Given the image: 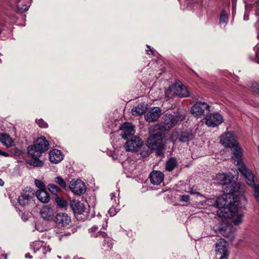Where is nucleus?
Listing matches in <instances>:
<instances>
[{"label":"nucleus","mask_w":259,"mask_h":259,"mask_svg":"<svg viewBox=\"0 0 259 259\" xmlns=\"http://www.w3.org/2000/svg\"><path fill=\"white\" fill-rule=\"evenodd\" d=\"M232 198L230 201L225 199L224 198L219 197L214 202V205L219 208L218 211V215L222 218H228L229 214L225 211L228 209L231 213H235L238 211V207L235 204L237 198L234 197L232 193H228L226 195V199Z\"/></svg>","instance_id":"nucleus-1"},{"label":"nucleus","mask_w":259,"mask_h":259,"mask_svg":"<svg viewBox=\"0 0 259 259\" xmlns=\"http://www.w3.org/2000/svg\"><path fill=\"white\" fill-rule=\"evenodd\" d=\"M163 135L161 131L149 135L146 141V144L151 149L155 151L157 156L162 157L164 155L165 145L163 143Z\"/></svg>","instance_id":"nucleus-2"},{"label":"nucleus","mask_w":259,"mask_h":259,"mask_svg":"<svg viewBox=\"0 0 259 259\" xmlns=\"http://www.w3.org/2000/svg\"><path fill=\"white\" fill-rule=\"evenodd\" d=\"M221 143L226 147L230 148L233 151L235 157L238 159L242 156V149L238 145L234 137L230 132H227L223 134L221 137Z\"/></svg>","instance_id":"nucleus-3"},{"label":"nucleus","mask_w":259,"mask_h":259,"mask_svg":"<svg viewBox=\"0 0 259 259\" xmlns=\"http://www.w3.org/2000/svg\"><path fill=\"white\" fill-rule=\"evenodd\" d=\"M171 93L181 98L190 96L189 92L187 88L179 80L176 81L165 92L166 96L168 97H172Z\"/></svg>","instance_id":"nucleus-4"},{"label":"nucleus","mask_w":259,"mask_h":259,"mask_svg":"<svg viewBox=\"0 0 259 259\" xmlns=\"http://www.w3.org/2000/svg\"><path fill=\"white\" fill-rule=\"evenodd\" d=\"M40 215L42 221L35 225V229L39 232L48 230L49 224V207L45 205L40 211Z\"/></svg>","instance_id":"nucleus-5"},{"label":"nucleus","mask_w":259,"mask_h":259,"mask_svg":"<svg viewBox=\"0 0 259 259\" xmlns=\"http://www.w3.org/2000/svg\"><path fill=\"white\" fill-rule=\"evenodd\" d=\"M174 121L173 115L165 114L162 117L161 123L154 127V130H159L161 132L168 131L175 125Z\"/></svg>","instance_id":"nucleus-6"},{"label":"nucleus","mask_w":259,"mask_h":259,"mask_svg":"<svg viewBox=\"0 0 259 259\" xmlns=\"http://www.w3.org/2000/svg\"><path fill=\"white\" fill-rule=\"evenodd\" d=\"M209 108L206 103L197 102L191 107V113L196 117H200L209 111Z\"/></svg>","instance_id":"nucleus-7"},{"label":"nucleus","mask_w":259,"mask_h":259,"mask_svg":"<svg viewBox=\"0 0 259 259\" xmlns=\"http://www.w3.org/2000/svg\"><path fill=\"white\" fill-rule=\"evenodd\" d=\"M52 220L59 227H66L71 222V217L64 212L57 213Z\"/></svg>","instance_id":"nucleus-8"},{"label":"nucleus","mask_w":259,"mask_h":259,"mask_svg":"<svg viewBox=\"0 0 259 259\" xmlns=\"http://www.w3.org/2000/svg\"><path fill=\"white\" fill-rule=\"evenodd\" d=\"M127 139L125 144V148L127 151L138 152L140 146L143 145V141L138 137H132Z\"/></svg>","instance_id":"nucleus-9"},{"label":"nucleus","mask_w":259,"mask_h":259,"mask_svg":"<svg viewBox=\"0 0 259 259\" xmlns=\"http://www.w3.org/2000/svg\"><path fill=\"white\" fill-rule=\"evenodd\" d=\"M69 189L71 192L76 195L83 194L86 191V187L84 183L80 180L76 181L72 180L70 183Z\"/></svg>","instance_id":"nucleus-10"},{"label":"nucleus","mask_w":259,"mask_h":259,"mask_svg":"<svg viewBox=\"0 0 259 259\" xmlns=\"http://www.w3.org/2000/svg\"><path fill=\"white\" fill-rule=\"evenodd\" d=\"M44 242L36 241L32 242L30 244V248L35 253L36 251H38L40 253H42L41 258L40 259L47 258V253L49 251V246H47L46 243L43 245Z\"/></svg>","instance_id":"nucleus-11"},{"label":"nucleus","mask_w":259,"mask_h":259,"mask_svg":"<svg viewBox=\"0 0 259 259\" xmlns=\"http://www.w3.org/2000/svg\"><path fill=\"white\" fill-rule=\"evenodd\" d=\"M161 110L158 107H153L149 109L145 115V119L149 122H153L157 120L161 116Z\"/></svg>","instance_id":"nucleus-12"},{"label":"nucleus","mask_w":259,"mask_h":259,"mask_svg":"<svg viewBox=\"0 0 259 259\" xmlns=\"http://www.w3.org/2000/svg\"><path fill=\"white\" fill-rule=\"evenodd\" d=\"M122 131L120 135L124 139H128L131 138L135 134L134 126L131 123L128 122H125L123 123L120 128Z\"/></svg>","instance_id":"nucleus-13"},{"label":"nucleus","mask_w":259,"mask_h":259,"mask_svg":"<svg viewBox=\"0 0 259 259\" xmlns=\"http://www.w3.org/2000/svg\"><path fill=\"white\" fill-rule=\"evenodd\" d=\"M224 121L223 117L218 113L210 114L206 119V124L208 126L215 127L222 123Z\"/></svg>","instance_id":"nucleus-14"},{"label":"nucleus","mask_w":259,"mask_h":259,"mask_svg":"<svg viewBox=\"0 0 259 259\" xmlns=\"http://www.w3.org/2000/svg\"><path fill=\"white\" fill-rule=\"evenodd\" d=\"M215 251L217 255L229 256V251L227 247V242L224 239H220L215 244Z\"/></svg>","instance_id":"nucleus-15"},{"label":"nucleus","mask_w":259,"mask_h":259,"mask_svg":"<svg viewBox=\"0 0 259 259\" xmlns=\"http://www.w3.org/2000/svg\"><path fill=\"white\" fill-rule=\"evenodd\" d=\"M70 207L73 211L75 217L77 215L82 214L85 210V206L83 203L78 200H72L70 201Z\"/></svg>","instance_id":"nucleus-16"},{"label":"nucleus","mask_w":259,"mask_h":259,"mask_svg":"<svg viewBox=\"0 0 259 259\" xmlns=\"http://www.w3.org/2000/svg\"><path fill=\"white\" fill-rule=\"evenodd\" d=\"M148 178L151 184L154 185L160 184L164 179V174L159 170H153Z\"/></svg>","instance_id":"nucleus-17"},{"label":"nucleus","mask_w":259,"mask_h":259,"mask_svg":"<svg viewBox=\"0 0 259 259\" xmlns=\"http://www.w3.org/2000/svg\"><path fill=\"white\" fill-rule=\"evenodd\" d=\"M240 173L244 177L247 183L251 186L255 185L254 176L252 172L244 165H242L239 168Z\"/></svg>","instance_id":"nucleus-18"},{"label":"nucleus","mask_w":259,"mask_h":259,"mask_svg":"<svg viewBox=\"0 0 259 259\" xmlns=\"http://www.w3.org/2000/svg\"><path fill=\"white\" fill-rule=\"evenodd\" d=\"M63 154L58 149H54L50 151V161L54 163H58L63 159Z\"/></svg>","instance_id":"nucleus-19"},{"label":"nucleus","mask_w":259,"mask_h":259,"mask_svg":"<svg viewBox=\"0 0 259 259\" xmlns=\"http://www.w3.org/2000/svg\"><path fill=\"white\" fill-rule=\"evenodd\" d=\"M194 137V135L191 130H185L178 136V139L182 143H185L192 140Z\"/></svg>","instance_id":"nucleus-20"},{"label":"nucleus","mask_w":259,"mask_h":259,"mask_svg":"<svg viewBox=\"0 0 259 259\" xmlns=\"http://www.w3.org/2000/svg\"><path fill=\"white\" fill-rule=\"evenodd\" d=\"M33 193H25L18 197V201L20 205L25 206L33 201Z\"/></svg>","instance_id":"nucleus-21"},{"label":"nucleus","mask_w":259,"mask_h":259,"mask_svg":"<svg viewBox=\"0 0 259 259\" xmlns=\"http://www.w3.org/2000/svg\"><path fill=\"white\" fill-rule=\"evenodd\" d=\"M34 144L42 153L47 149L48 142L45 137H40L37 138Z\"/></svg>","instance_id":"nucleus-22"},{"label":"nucleus","mask_w":259,"mask_h":259,"mask_svg":"<svg viewBox=\"0 0 259 259\" xmlns=\"http://www.w3.org/2000/svg\"><path fill=\"white\" fill-rule=\"evenodd\" d=\"M147 109V104L143 102L139 104L137 106L134 107L132 109L133 115H140L145 113Z\"/></svg>","instance_id":"nucleus-23"},{"label":"nucleus","mask_w":259,"mask_h":259,"mask_svg":"<svg viewBox=\"0 0 259 259\" xmlns=\"http://www.w3.org/2000/svg\"><path fill=\"white\" fill-rule=\"evenodd\" d=\"M231 227L230 226L226 227L225 228H220L219 230L220 233L224 237L229 238V241L232 242L235 239L234 235L231 232Z\"/></svg>","instance_id":"nucleus-24"},{"label":"nucleus","mask_w":259,"mask_h":259,"mask_svg":"<svg viewBox=\"0 0 259 259\" xmlns=\"http://www.w3.org/2000/svg\"><path fill=\"white\" fill-rule=\"evenodd\" d=\"M154 150L149 147L146 144L145 145L143 143L142 146H140L138 150V152L141 156L143 158H146L148 157Z\"/></svg>","instance_id":"nucleus-25"},{"label":"nucleus","mask_w":259,"mask_h":259,"mask_svg":"<svg viewBox=\"0 0 259 259\" xmlns=\"http://www.w3.org/2000/svg\"><path fill=\"white\" fill-rule=\"evenodd\" d=\"M52 199H54L58 207L64 209L65 210L67 209L68 203L62 197H60L55 194V196L53 197Z\"/></svg>","instance_id":"nucleus-26"},{"label":"nucleus","mask_w":259,"mask_h":259,"mask_svg":"<svg viewBox=\"0 0 259 259\" xmlns=\"http://www.w3.org/2000/svg\"><path fill=\"white\" fill-rule=\"evenodd\" d=\"M36 196L42 203H47L49 202V194L45 189L38 190L36 192Z\"/></svg>","instance_id":"nucleus-27"},{"label":"nucleus","mask_w":259,"mask_h":259,"mask_svg":"<svg viewBox=\"0 0 259 259\" xmlns=\"http://www.w3.org/2000/svg\"><path fill=\"white\" fill-rule=\"evenodd\" d=\"M27 152L34 159L39 157L42 153L37 147L35 146L34 144L28 147Z\"/></svg>","instance_id":"nucleus-28"},{"label":"nucleus","mask_w":259,"mask_h":259,"mask_svg":"<svg viewBox=\"0 0 259 259\" xmlns=\"http://www.w3.org/2000/svg\"><path fill=\"white\" fill-rule=\"evenodd\" d=\"M178 165V161L175 157L169 158L166 162L165 170L167 171H172Z\"/></svg>","instance_id":"nucleus-29"},{"label":"nucleus","mask_w":259,"mask_h":259,"mask_svg":"<svg viewBox=\"0 0 259 259\" xmlns=\"http://www.w3.org/2000/svg\"><path fill=\"white\" fill-rule=\"evenodd\" d=\"M218 183L222 185H228L231 183V180L230 177L225 174H219L216 176Z\"/></svg>","instance_id":"nucleus-30"},{"label":"nucleus","mask_w":259,"mask_h":259,"mask_svg":"<svg viewBox=\"0 0 259 259\" xmlns=\"http://www.w3.org/2000/svg\"><path fill=\"white\" fill-rule=\"evenodd\" d=\"M0 141L7 147L11 146L13 142L10 136L6 134H0Z\"/></svg>","instance_id":"nucleus-31"},{"label":"nucleus","mask_w":259,"mask_h":259,"mask_svg":"<svg viewBox=\"0 0 259 259\" xmlns=\"http://www.w3.org/2000/svg\"><path fill=\"white\" fill-rule=\"evenodd\" d=\"M104 238V243L103 245V249L105 251H110L113 246V242L112 239L108 235Z\"/></svg>","instance_id":"nucleus-32"},{"label":"nucleus","mask_w":259,"mask_h":259,"mask_svg":"<svg viewBox=\"0 0 259 259\" xmlns=\"http://www.w3.org/2000/svg\"><path fill=\"white\" fill-rule=\"evenodd\" d=\"M254 54L250 56V58L259 64V43L253 48Z\"/></svg>","instance_id":"nucleus-33"},{"label":"nucleus","mask_w":259,"mask_h":259,"mask_svg":"<svg viewBox=\"0 0 259 259\" xmlns=\"http://www.w3.org/2000/svg\"><path fill=\"white\" fill-rule=\"evenodd\" d=\"M17 4L18 10L20 13H23L28 10L29 6L24 4L21 0H16Z\"/></svg>","instance_id":"nucleus-34"},{"label":"nucleus","mask_w":259,"mask_h":259,"mask_svg":"<svg viewBox=\"0 0 259 259\" xmlns=\"http://www.w3.org/2000/svg\"><path fill=\"white\" fill-rule=\"evenodd\" d=\"M250 90L256 96H259V85L257 82H252L251 83Z\"/></svg>","instance_id":"nucleus-35"},{"label":"nucleus","mask_w":259,"mask_h":259,"mask_svg":"<svg viewBox=\"0 0 259 259\" xmlns=\"http://www.w3.org/2000/svg\"><path fill=\"white\" fill-rule=\"evenodd\" d=\"M90 236L92 238H97L99 236L102 237V238L105 237L106 236H107V234L106 232L101 231H98V232H96L93 233H90Z\"/></svg>","instance_id":"nucleus-36"},{"label":"nucleus","mask_w":259,"mask_h":259,"mask_svg":"<svg viewBox=\"0 0 259 259\" xmlns=\"http://www.w3.org/2000/svg\"><path fill=\"white\" fill-rule=\"evenodd\" d=\"M228 18L227 14L226 13L225 10H223L221 13L220 23H225L226 24L228 22Z\"/></svg>","instance_id":"nucleus-37"},{"label":"nucleus","mask_w":259,"mask_h":259,"mask_svg":"<svg viewBox=\"0 0 259 259\" xmlns=\"http://www.w3.org/2000/svg\"><path fill=\"white\" fill-rule=\"evenodd\" d=\"M55 182L58 184L62 188L65 189L66 184L63 179L60 177H57L55 178Z\"/></svg>","instance_id":"nucleus-38"},{"label":"nucleus","mask_w":259,"mask_h":259,"mask_svg":"<svg viewBox=\"0 0 259 259\" xmlns=\"http://www.w3.org/2000/svg\"><path fill=\"white\" fill-rule=\"evenodd\" d=\"M252 187L254 191V196L259 203V185H255Z\"/></svg>","instance_id":"nucleus-39"},{"label":"nucleus","mask_w":259,"mask_h":259,"mask_svg":"<svg viewBox=\"0 0 259 259\" xmlns=\"http://www.w3.org/2000/svg\"><path fill=\"white\" fill-rule=\"evenodd\" d=\"M50 191H51L52 193L54 194L55 195L56 194V192L60 190L59 187L57 186L54 184H50Z\"/></svg>","instance_id":"nucleus-40"},{"label":"nucleus","mask_w":259,"mask_h":259,"mask_svg":"<svg viewBox=\"0 0 259 259\" xmlns=\"http://www.w3.org/2000/svg\"><path fill=\"white\" fill-rule=\"evenodd\" d=\"M243 214H239L237 217L233 220V223L235 225H239L242 222Z\"/></svg>","instance_id":"nucleus-41"},{"label":"nucleus","mask_w":259,"mask_h":259,"mask_svg":"<svg viewBox=\"0 0 259 259\" xmlns=\"http://www.w3.org/2000/svg\"><path fill=\"white\" fill-rule=\"evenodd\" d=\"M34 182L35 185L38 188H39V190L45 189V186L41 181L38 180L37 179H35Z\"/></svg>","instance_id":"nucleus-42"},{"label":"nucleus","mask_w":259,"mask_h":259,"mask_svg":"<svg viewBox=\"0 0 259 259\" xmlns=\"http://www.w3.org/2000/svg\"><path fill=\"white\" fill-rule=\"evenodd\" d=\"M36 122L38 126L42 128H46L48 126L47 122H45L42 119H38L36 120Z\"/></svg>","instance_id":"nucleus-43"},{"label":"nucleus","mask_w":259,"mask_h":259,"mask_svg":"<svg viewBox=\"0 0 259 259\" xmlns=\"http://www.w3.org/2000/svg\"><path fill=\"white\" fill-rule=\"evenodd\" d=\"M184 117L182 115H176L175 116H174V124H176L179 121H181L184 119Z\"/></svg>","instance_id":"nucleus-44"},{"label":"nucleus","mask_w":259,"mask_h":259,"mask_svg":"<svg viewBox=\"0 0 259 259\" xmlns=\"http://www.w3.org/2000/svg\"><path fill=\"white\" fill-rule=\"evenodd\" d=\"M111 196V201L112 202V204H119V199H118L117 200H116V195L115 193H112L110 194Z\"/></svg>","instance_id":"nucleus-45"},{"label":"nucleus","mask_w":259,"mask_h":259,"mask_svg":"<svg viewBox=\"0 0 259 259\" xmlns=\"http://www.w3.org/2000/svg\"><path fill=\"white\" fill-rule=\"evenodd\" d=\"M190 200V196L187 195H183L181 196L180 201L187 202Z\"/></svg>","instance_id":"nucleus-46"},{"label":"nucleus","mask_w":259,"mask_h":259,"mask_svg":"<svg viewBox=\"0 0 259 259\" xmlns=\"http://www.w3.org/2000/svg\"><path fill=\"white\" fill-rule=\"evenodd\" d=\"M98 227L97 226H94L92 228H90L88 230L89 233H93L96 232H98Z\"/></svg>","instance_id":"nucleus-47"},{"label":"nucleus","mask_w":259,"mask_h":259,"mask_svg":"<svg viewBox=\"0 0 259 259\" xmlns=\"http://www.w3.org/2000/svg\"><path fill=\"white\" fill-rule=\"evenodd\" d=\"M146 47H147V48L148 49L147 50V53H148V54H149V53H148V52H149V51H150V52H151V54L152 55H153V56H154V52H153V50H151V48H150V46H149V45H146Z\"/></svg>","instance_id":"nucleus-48"},{"label":"nucleus","mask_w":259,"mask_h":259,"mask_svg":"<svg viewBox=\"0 0 259 259\" xmlns=\"http://www.w3.org/2000/svg\"><path fill=\"white\" fill-rule=\"evenodd\" d=\"M0 155L4 156L5 157H7L9 156V154L0 150Z\"/></svg>","instance_id":"nucleus-49"},{"label":"nucleus","mask_w":259,"mask_h":259,"mask_svg":"<svg viewBox=\"0 0 259 259\" xmlns=\"http://www.w3.org/2000/svg\"><path fill=\"white\" fill-rule=\"evenodd\" d=\"M114 208H110L108 212L110 214V215H114L115 214V213L114 212Z\"/></svg>","instance_id":"nucleus-50"},{"label":"nucleus","mask_w":259,"mask_h":259,"mask_svg":"<svg viewBox=\"0 0 259 259\" xmlns=\"http://www.w3.org/2000/svg\"><path fill=\"white\" fill-rule=\"evenodd\" d=\"M28 217H27V215H24L22 217V219L24 221H26L28 220Z\"/></svg>","instance_id":"nucleus-51"},{"label":"nucleus","mask_w":259,"mask_h":259,"mask_svg":"<svg viewBox=\"0 0 259 259\" xmlns=\"http://www.w3.org/2000/svg\"><path fill=\"white\" fill-rule=\"evenodd\" d=\"M229 256H227L225 255H222L221 256L220 258L219 259H228Z\"/></svg>","instance_id":"nucleus-52"},{"label":"nucleus","mask_w":259,"mask_h":259,"mask_svg":"<svg viewBox=\"0 0 259 259\" xmlns=\"http://www.w3.org/2000/svg\"><path fill=\"white\" fill-rule=\"evenodd\" d=\"M25 257L26 258H32V256L30 255L29 253L26 254H25Z\"/></svg>","instance_id":"nucleus-53"},{"label":"nucleus","mask_w":259,"mask_h":259,"mask_svg":"<svg viewBox=\"0 0 259 259\" xmlns=\"http://www.w3.org/2000/svg\"><path fill=\"white\" fill-rule=\"evenodd\" d=\"M248 15L247 14H244V20H248Z\"/></svg>","instance_id":"nucleus-54"},{"label":"nucleus","mask_w":259,"mask_h":259,"mask_svg":"<svg viewBox=\"0 0 259 259\" xmlns=\"http://www.w3.org/2000/svg\"><path fill=\"white\" fill-rule=\"evenodd\" d=\"M4 184V182L2 180H0V185L3 186Z\"/></svg>","instance_id":"nucleus-55"},{"label":"nucleus","mask_w":259,"mask_h":259,"mask_svg":"<svg viewBox=\"0 0 259 259\" xmlns=\"http://www.w3.org/2000/svg\"><path fill=\"white\" fill-rule=\"evenodd\" d=\"M70 234H71V233H67L66 235H70ZM64 235H66V234H64Z\"/></svg>","instance_id":"nucleus-56"},{"label":"nucleus","mask_w":259,"mask_h":259,"mask_svg":"<svg viewBox=\"0 0 259 259\" xmlns=\"http://www.w3.org/2000/svg\"><path fill=\"white\" fill-rule=\"evenodd\" d=\"M75 259H84V258H82V257H77V258H76Z\"/></svg>","instance_id":"nucleus-57"},{"label":"nucleus","mask_w":259,"mask_h":259,"mask_svg":"<svg viewBox=\"0 0 259 259\" xmlns=\"http://www.w3.org/2000/svg\"><path fill=\"white\" fill-rule=\"evenodd\" d=\"M49 167H50V170H53V169H52V166H50H50H49Z\"/></svg>","instance_id":"nucleus-58"},{"label":"nucleus","mask_w":259,"mask_h":259,"mask_svg":"<svg viewBox=\"0 0 259 259\" xmlns=\"http://www.w3.org/2000/svg\"><path fill=\"white\" fill-rule=\"evenodd\" d=\"M256 3H259V1H256Z\"/></svg>","instance_id":"nucleus-59"}]
</instances>
